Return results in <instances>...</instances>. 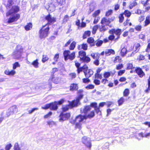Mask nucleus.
<instances>
[{"label":"nucleus","mask_w":150,"mask_h":150,"mask_svg":"<svg viewBox=\"0 0 150 150\" xmlns=\"http://www.w3.org/2000/svg\"><path fill=\"white\" fill-rule=\"evenodd\" d=\"M59 58V54L57 53L54 55L53 57V59L55 62H57L58 61Z\"/></svg>","instance_id":"53"},{"label":"nucleus","mask_w":150,"mask_h":150,"mask_svg":"<svg viewBox=\"0 0 150 150\" xmlns=\"http://www.w3.org/2000/svg\"><path fill=\"white\" fill-rule=\"evenodd\" d=\"M125 69L120 70L117 72V75L121 76L125 73Z\"/></svg>","instance_id":"55"},{"label":"nucleus","mask_w":150,"mask_h":150,"mask_svg":"<svg viewBox=\"0 0 150 150\" xmlns=\"http://www.w3.org/2000/svg\"><path fill=\"white\" fill-rule=\"evenodd\" d=\"M82 142L85 145V147L90 150L92 146L91 141L88 139L86 136L83 137L82 138Z\"/></svg>","instance_id":"13"},{"label":"nucleus","mask_w":150,"mask_h":150,"mask_svg":"<svg viewBox=\"0 0 150 150\" xmlns=\"http://www.w3.org/2000/svg\"><path fill=\"white\" fill-rule=\"evenodd\" d=\"M76 45V42L75 41L72 42L70 44L69 49V50H73L75 49Z\"/></svg>","instance_id":"37"},{"label":"nucleus","mask_w":150,"mask_h":150,"mask_svg":"<svg viewBox=\"0 0 150 150\" xmlns=\"http://www.w3.org/2000/svg\"><path fill=\"white\" fill-rule=\"evenodd\" d=\"M91 56L94 59H99L100 54L98 53H93L91 54Z\"/></svg>","instance_id":"29"},{"label":"nucleus","mask_w":150,"mask_h":150,"mask_svg":"<svg viewBox=\"0 0 150 150\" xmlns=\"http://www.w3.org/2000/svg\"><path fill=\"white\" fill-rule=\"evenodd\" d=\"M63 55L65 61H66L69 60L70 61H72L75 58L76 52L74 51L70 53L69 50H65L63 51Z\"/></svg>","instance_id":"7"},{"label":"nucleus","mask_w":150,"mask_h":150,"mask_svg":"<svg viewBox=\"0 0 150 150\" xmlns=\"http://www.w3.org/2000/svg\"><path fill=\"white\" fill-rule=\"evenodd\" d=\"M85 88L87 89H92L94 88V86L93 84H89L86 86Z\"/></svg>","instance_id":"58"},{"label":"nucleus","mask_w":150,"mask_h":150,"mask_svg":"<svg viewBox=\"0 0 150 150\" xmlns=\"http://www.w3.org/2000/svg\"><path fill=\"white\" fill-rule=\"evenodd\" d=\"M78 88L79 87L78 85L76 83H71L69 86V90L71 91H77Z\"/></svg>","instance_id":"18"},{"label":"nucleus","mask_w":150,"mask_h":150,"mask_svg":"<svg viewBox=\"0 0 150 150\" xmlns=\"http://www.w3.org/2000/svg\"><path fill=\"white\" fill-rule=\"evenodd\" d=\"M127 52L126 48L125 47H123L121 50L120 52L121 56L122 57H124L126 54Z\"/></svg>","instance_id":"31"},{"label":"nucleus","mask_w":150,"mask_h":150,"mask_svg":"<svg viewBox=\"0 0 150 150\" xmlns=\"http://www.w3.org/2000/svg\"><path fill=\"white\" fill-rule=\"evenodd\" d=\"M122 13L126 18H129L132 15L131 12L128 10H125Z\"/></svg>","instance_id":"26"},{"label":"nucleus","mask_w":150,"mask_h":150,"mask_svg":"<svg viewBox=\"0 0 150 150\" xmlns=\"http://www.w3.org/2000/svg\"><path fill=\"white\" fill-rule=\"evenodd\" d=\"M93 82L96 85H99L100 83V81L97 79L94 80Z\"/></svg>","instance_id":"60"},{"label":"nucleus","mask_w":150,"mask_h":150,"mask_svg":"<svg viewBox=\"0 0 150 150\" xmlns=\"http://www.w3.org/2000/svg\"><path fill=\"white\" fill-rule=\"evenodd\" d=\"M142 27L141 25H137L135 27L134 29L137 31H140L142 30Z\"/></svg>","instance_id":"52"},{"label":"nucleus","mask_w":150,"mask_h":150,"mask_svg":"<svg viewBox=\"0 0 150 150\" xmlns=\"http://www.w3.org/2000/svg\"><path fill=\"white\" fill-rule=\"evenodd\" d=\"M49 57L47 55L43 54L42 56V63H45L49 59Z\"/></svg>","instance_id":"40"},{"label":"nucleus","mask_w":150,"mask_h":150,"mask_svg":"<svg viewBox=\"0 0 150 150\" xmlns=\"http://www.w3.org/2000/svg\"><path fill=\"white\" fill-rule=\"evenodd\" d=\"M144 19V16H141L139 17L138 18V21L139 23H141L143 22Z\"/></svg>","instance_id":"56"},{"label":"nucleus","mask_w":150,"mask_h":150,"mask_svg":"<svg viewBox=\"0 0 150 150\" xmlns=\"http://www.w3.org/2000/svg\"><path fill=\"white\" fill-rule=\"evenodd\" d=\"M129 94V90L128 88H125L123 91V94L124 97H127L128 96Z\"/></svg>","instance_id":"30"},{"label":"nucleus","mask_w":150,"mask_h":150,"mask_svg":"<svg viewBox=\"0 0 150 150\" xmlns=\"http://www.w3.org/2000/svg\"><path fill=\"white\" fill-rule=\"evenodd\" d=\"M58 108L57 102L54 101L50 103V109L52 110H56Z\"/></svg>","instance_id":"16"},{"label":"nucleus","mask_w":150,"mask_h":150,"mask_svg":"<svg viewBox=\"0 0 150 150\" xmlns=\"http://www.w3.org/2000/svg\"><path fill=\"white\" fill-rule=\"evenodd\" d=\"M33 24L32 23L29 22L27 23L24 26L25 29L27 31L30 30L32 28Z\"/></svg>","instance_id":"27"},{"label":"nucleus","mask_w":150,"mask_h":150,"mask_svg":"<svg viewBox=\"0 0 150 150\" xmlns=\"http://www.w3.org/2000/svg\"><path fill=\"white\" fill-rule=\"evenodd\" d=\"M137 5V2L135 1H134L133 2H131L130 3L129 5V8L130 9H131L134 7L135 6Z\"/></svg>","instance_id":"48"},{"label":"nucleus","mask_w":150,"mask_h":150,"mask_svg":"<svg viewBox=\"0 0 150 150\" xmlns=\"http://www.w3.org/2000/svg\"><path fill=\"white\" fill-rule=\"evenodd\" d=\"M150 24V15L147 16L144 21V26L146 27Z\"/></svg>","instance_id":"22"},{"label":"nucleus","mask_w":150,"mask_h":150,"mask_svg":"<svg viewBox=\"0 0 150 150\" xmlns=\"http://www.w3.org/2000/svg\"><path fill=\"white\" fill-rule=\"evenodd\" d=\"M106 103V105L107 108H109L114 104L113 102L111 101H108Z\"/></svg>","instance_id":"57"},{"label":"nucleus","mask_w":150,"mask_h":150,"mask_svg":"<svg viewBox=\"0 0 150 150\" xmlns=\"http://www.w3.org/2000/svg\"><path fill=\"white\" fill-rule=\"evenodd\" d=\"M75 129H78L79 131L81 130L82 128V124L81 123L75 122Z\"/></svg>","instance_id":"28"},{"label":"nucleus","mask_w":150,"mask_h":150,"mask_svg":"<svg viewBox=\"0 0 150 150\" xmlns=\"http://www.w3.org/2000/svg\"><path fill=\"white\" fill-rule=\"evenodd\" d=\"M126 69L127 70L132 69H134L135 67H133L132 63H128L127 64Z\"/></svg>","instance_id":"39"},{"label":"nucleus","mask_w":150,"mask_h":150,"mask_svg":"<svg viewBox=\"0 0 150 150\" xmlns=\"http://www.w3.org/2000/svg\"><path fill=\"white\" fill-rule=\"evenodd\" d=\"M31 64L35 68H38L39 67V62H38V59H36L33 61L31 63Z\"/></svg>","instance_id":"33"},{"label":"nucleus","mask_w":150,"mask_h":150,"mask_svg":"<svg viewBox=\"0 0 150 150\" xmlns=\"http://www.w3.org/2000/svg\"><path fill=\"white\" fill-rule=\"evenodd\" d=\"M14 150H21L18 143H16L14 147Z\"/></svg>","instance_id":"64"},{"label":"nucleus","mask_w":150,"mask_h":150,"mask_svg":"<svg viewBox=\"0 0 150 150\" xmlns=\"http://www.w3.org/2000/svg\"><path fill=\"white\" fill-rule=\"evenodd\" d=\"M123 67L124 65L122 64L119 63L116 65L115 69L117 70H120L123 68Z\"/></svg>","instance_id":"42"},{"label":"nucleus","mask_w":150,"mask_h":150,"mask_svg":"<svg viewBox=\"0 0 150 150\" xmlns=\"http://www.w3.org/2000/svg\"><path fill=\"white\" fill-rule=\"evenodd\" d=\"M71 115L70 112L64 113L62 112L59 115V120L60 121H63L67 120L70 117Z\"/></svg>","instance_id":"14"},{"label":"nucleus","mask_w":150,"mask_h":150,"mask_svg":"<svg viewBox=\"0 0 150 150\" xmlns=\"http://www.w3.org/2000/svg\"><path fill=\"white\" fill-rule=\"evenodd\" d=\"M106 26L105 25H102L99 28V31L101 32H104L106 31L108 29V27H106Z\"/></svg>","instance_id":"32"},{"label":"nucleus","mask_w":150,"mask_h":150,"mask_svg":"<svg viewBox=\"0 0 150 150\" xmlns=\"http://www.w3.org/2000/svg\"><path fill=\"white\" fill-rule=\"evenodd\" d=\"M82 98V95H80L79 97H77L76 99L69 102V104L70 107V109L77 107L80 104V101Z\"/></svg>","instance_id":"10"},{"label":"nucleus","mask_w":150,"mask_h":150,"mask_svg":"<svg viewBox=\"0 0 150 150\" xmlns=\"http://www.w3.org/2000/svg\"><path fill=\"white\" fill-rule=\"evenodd\" d=\"M4 73L6 75L10 76H13L16 74V72L13 69L11 71H9V70L7 69L5 70L4 71Z\"/></svg>","instance_id":"23"},{"label":"nucleus","mask_w":150,"mask_h":150,"mask_svg":"<svg viewBox=\"0 0 150 150\" xmlns=\"http://www.w3.org/2000/svg\"><path fill=\"white\" fill-rule=\"evenodd\" d=\"M122 13H120L118 16L119 22L120 23H122L124 20V17Z\"/></svg>","instance_id":"35"},{"label":"nucleus","mask_w":150,"mask_h":150,"mask_svg":"<svg viewBox=\"0 0 150 150\" xmlns=\"http://www.w3.org/2000/svg\"><path fill=\"white\" fill-rule=\"evenodd\" d=\"M75 65L77 68L76 71L79 74L83 71L86 77H90L93 74V71L91 69H88L87 66L85 64L82 67H80L81 63L77 61H74Z\"/></svg>","instance_id":"4"},{"label":"nucleus","mask_w":150,"mask_h":150,"mask_svg":"<svg viewBox=\"0 0 150 150\" xmlns=\"http://www.w3.org/2000/svg\"><path fill=\"white\" fill-rule=\"evenodd\" d=\"M91 108L89 105L85 106L82 110H80V113L84 114V115L79 114L76 116L73 120V123L75 122L81 123L84 120L88 119H91L95 116V113L93 110L90 111Z\"/></svg>","instance_id":"1"},{"label":"nucleus","mask_w":150,"mask_h":150,"mask_svg":"<svg viewBox=\"0 0 150 150\" xmlns=\"http://www.w3.org/2000/svg\"><path fill=\"white\" fill-rule=\"evenodd\" d=\"M140 45L139 43H137L134 44V47H135V51L136 52H137L139 51L140 47Z\"/></svg>","instance_id":"44"},{"label":"nucleus","mask_w":150,"mask_h":150,"mask_svg":"<svg viewBox=\"0 0 150 150\" xmlns=\"http://www.w3.org/2000/svg\"><path fill=\"white\" fill-rule=\"evenodd\" d=\"M51 80L56 84H57L58 83V77L55 78L54 76V75L52 77Z\"/></svg>","instance_id":"50"},{"label":"nucleus","mask_w":150,"mask_h":150,"mask_svg":"<svg viewBox=\"0 0 150 150\" xmlns=\"http://www.w3.org/2000/svg\"><path fill=\"white\" fill-rule=\"evenodd\" d=\"M147 84L148 87L145 90V92L146 93H149L150 90V80L147 79Z\"/></svg>","instance_id":"47"},{"label":"nucleus","mask_w":150,"mask_h":150,"mask_svg":"<svg viewBox=\"0 0 150 150\" xmlns=\"http://www.w3.org/2000/svg\"><path fill=\"white\" fill-rule=\"evenodd\" d=\"M105 54L106 56H108L111 55H114L115 54V52L113 49H109L105 50Z\"/></svg>","instance_id":"21"},{"label":"nucleus","mask_w":150,"mask_h":150,"mask_svg":"<svg viewBox=\"0 0 150 150\" xmlns=\"http://www.w3.org/2000/svg\"><path fill=\"white\" fill-rule=\"evenodd\" d=\"M112 61L114 64H116L120 63L122 61V60L120 56L117 55L113 57V59L112 60Z\"/></svg>","instance_id":"17"},{"label":"nucleus","mask_w":150,"mask_h":150,"mask_svg":"<svg viewBox=\"0 0 150 150\" xmlns=\"http://www.w3.org/2000/svg\"><path fill=\"white\" fill-rule=\"evenodd\" d=\"M20 10V7L18 5H14L12 6L9 11L6 13V16H8L13 13L16 14L9 18L7 21L8 23H10L16 22L20 18V14L17 13Z\"/></svg>","instance_id":"2"},{"label":"nucleus","mask_w":150,"mask_h":150,"mask_svg":"<svg viewBox=\"0 0 150 150\" xmlns=\"http://www.w3.org/2000/svg\"><path fill=\"white\" fill-rule=\"evenodd\" d=\"M57 3L58 5L62 6L65 3V0H57Z\"/></svg>","instance_id":"49"},{"label":"nucleus","mask_w":150,"mask_h":150,"mask_svg":"<svg viewBox=\"0 0 150 150\" xmlns=\"http://www.w3.org/2000/svg\"><path fill=\"white\" fill-rule=\"evenodd\" d=\"M120 5L118 4H117L114 5V10L116 11L120 9Z\"/></svg>","instance_id":"62"},{"label":"nucleus","mask_w":150,"mask_h":150,"mask_svg":"<svg viewBox=\"0 0 150 150\" xmlns=\"http://www.w3.org/2000/svg\"><path fill=\"white\" fill-rule=\"evenodd\" d=\"M78 50H81L82 49L84 50H86L88 49V45L86 43H83L81 45H79L77 46Z\"/></svg>","instance_id":"19"},{"label":"nucleus","mask_w":150,"mask_h":150,"mask_svg":"<svg viewBox=\"0 0 150 150\" xmlns=\"http://www.w3.org/2000/svg\"><path fill=\"white\" fill-rule=\"evenodd\" d=\"M112 9H109L106 12L105 15L106 17H108L112 15Z\"/></svg>","instance_id":"45"},{"label":"nucleus","mask_w":150,"mask_h":150,"mask_svg":"<svg viewBox=\"0 0 150 150\" xmlns=\"http://www.w3.org/2000/svg\"><path fill=\"white\" fill-rule=\"evenodd\" d=\"M70 109V107L69 105V104L65 106H63L62 108V110L63 112H66L69 110Z\"/></svg>","instance_id":"36"},{"label":"nucleus","mask_w":150,"mask_h":150,"mask_svg":"<svg viewBox=\"0 0 150 150\" xmlns=\"http://www.w3.org/2000/svg\"><path fill=\"white\" fill-rule=\"evenodd\" d=\"M78 58H80V60L83 62L88 63L91 60L90 58L86 56V52L83 50H80L78 52Z\"/></svg>","instance_id":"8"},{"label":"nucleus","mask_w":150,"mask_h":150,"mask_svg":"<svg viewBox=\"0 0 150 150\" xmlns=\"http://www.w3.org/2000/svg\"><path fill=\"white\" fill-rule=\"evenodd\" d=\"M14 0H8V3L7 4V6L10 8V7L11 6L12 4L13 3V1Z\"/></svg>","instance_id":"59"},{"label":"nucleus","mask_w":150,"mask_h":150,"mask_svg":"<svg viewBox=\"0 0 150 150\" xmlns=\"http://www.w3.org/2000/svg\"><path fill=\"white\" fill-rule=\"evenodd\" d=\"M23 48H21L19 49H17L15 52V54H19L20 56H21V54L23 52Z\"/></svg>","instance_id":"41"},{"label":"nucleus","mask_w":150,"mask_h":150,"mask_svg":"<svg viewBox=\"0 0 150 150\" xmlns=\"http://www.w3.org/2000/svg\"><path fill=\"white\" fill-rule=\"evenodd\" d=\"M105 39V38H104L103 40H100L99 39H97L95 41V45H96L97 47H98L102 45L103 42L104 43H108V42H104V40H105L104 39Z\"/></svg>","instance_id":"24"},{"label":"nucleus","mask_w":150,"mask_h":150,"mask_svg":"<svg viewBox=\"0 0 150 150\" xmlns=\"http://www.w3.org/2000/svg\"><path fill=\"white\" fill-rule=\"evenodd\" d=\"M95 77L96 79H101L102 78V74L100 73H95Z\"/></svg>","instance_id":"51"},{"label":"nucleus","mask_w":150,"mask_h":150,"mask_svg":"<svg viewBox=\"0 0 150 150\" xmlns=\"http://www.w3.org/2000/svg\"><path fill=\"white\" fill-rule=\"evenodd\" d=\"M99 59H96L93 62V63L96 66H98L99 64Z\"/></svg>","instance_id":"61"},{"label":"nucleus","mask_w":150,"mask_h":150,"mask_svg":"<svg viewBox=\"0 0 150 150\" xmlns=\"http://www.w3.org/2000/svg\"><path fill=\"white\" fill-rule=\"evenodd\" d=\"M12 146L11 144H9L6 146L5 149V150H10Z\"/></svg>","instance_id":"63"},{"label":"nucleus","mask_w":150,"mask_h":150,"mask_svg":"<svg viewBox=\"0 0 150 150\" xmlns=\"http://www.w3.org/2000/svg\"><path fill=\"white\" fill-rule=\"evenodd\" d=\"M115 18L114 16H112L110 18H107L104 17L101 20L100 23L102 25H105L106 26H109L110 27H111V25H109L110 23L114 21Z\"/></svg>","instance_id":"9"},{"label":"nucleus","mask_w":150,"mask_h":150,"mask_svg":"<svg viewBox=\"0 0 150 150\" xmlns=\"http://www.w3.org/2000/svg\"><path fill=\"white\" fill-rule=\"evenodd\" d=\"M89 77H86L82 79V82L85 83H87L90 82V81L89 79Z\"/></svg>","instance_id":"54"},{"label":"nucleus","mask_w":150,"mask_h":150,"mask_svg":"<svg viewBox=\"0 0 150 150\" xmlns=\"http://www.w3.org/2000/svg\"><path fill=\"white\" fill-rule=\"evenodd\" d=\"M45 18L47 22L45 25L47 26H49L56 21V18L54 17H52L50 13L46 16L45 17Z\"/></svg>","instance_id":"11"},{"label":"nucleus","mask_w":150,"mask_h":150,"mask_svg":"<svg viewBox=\"0 0 150 150\" xmlns=\"http://www.w3.org/2000/svg\"><path fill=\"white\" fill-rule=\"evenodd\" d=\"M9 111L7 113V115L8 117L13 115L15 112H17L18 111L16 105L12 106L9 109Z\"/></svg>","instance_id":"15"},{"label":"nucleus","mask_w":150,"mask_h":150,"mask_svg":"<svg viewBox=\"0 0 150 150\" xmlns=\"http://www.w3.org/2000/svg\"><path fill=\"white\" fill-rule=\"evenodd\" d=\"M122 30L120 28H112L108 31L110 34L108 38H106L104 40L105 42H109L110 41L116 42L120 38L122 33Z\"/></svg>","instance_id":"3"},{"label":"nucleus","mask_w":150,"mask_h":150,"mask_svg":"<svg viewBox=\"0 0 150 150\" xmlns=\"http://www.w3.org/2000/svg\"><path fill=\"white\" fill-rule=\"evenodd\" d=\"M104 78L108 79L111 76V73L109 72H105L103 74Z\"/></svg>","instance_id":"43"},{"label":"nucleus","mask_w":150,"mask_h":150,"mask_svg":"<svg viewBox=\"0 0 150 150\" xmlns=\"http://www.w3.org/2000/svg\"><path fill=\"white\" fill-rule=\"evenodd\" d=\"M87 42L91 47L94 46L95 45V42L94 40L92 37L88 38L87 40Z\"/></svg>","instance_id":"20"},{"label":"nucleus","mask_w":150,"mask_h":150,"mask_svg":"<svg viewBox=\"0 0 150 150\" xmlns=\"http://www.w3.org/2000/svg\"><path fill=\"white\" fill-rule=\"evenodd\" d=\"M130 19L129 18H127L125 21L123 23V25L124 26H126L128 25L131 26L132 25V23L131 22H129Z\"/></svg>","instance_id":"34"},{"label":"nucleus","mask_w":150,"mask_h":150,"mask_svg":"<svg viewBox=\"0 0 150 150\" xmlns=\"http://www.w3.org/2000/svg\"><path fill=\"white\" fill-rule=\"evenodd\" d=\"M50 27L49 26L43 25L39 31V36L41 39H44L48 36L50 33Z\"/></svg>","instance_id":"5"},{"label":"nucleus","mask_w":150,"mask_h":150,"mask_svg":"<svg viewBox=\"0 0 150 150\" xmlns=\"http://www.w3.org/2000/svg\"><path fill=\"white\" fill-rule=\"evenodd\" d=\"M135 69L134 71L131 70L130 71V73H132L135 72L140 78H142L145 76V73L141 68L137 67L135 68Z\"/></svg>","instance_id":"12"},{"label":"nucleus","mask_w":150,"mask_h":150,"mask_svg":"<svg viewBox=\"0 0 150 150\" xmlns=\"http://www.w3.org/2000/svg\"><path fill=\"white\" fill-rule=\"evenodd\" d=\"M20 67V65L18 62H15L13 64V70L16 69L17 67Z\"/></svg>","instance_id":"46"},{"label":"nucleus","mask_w":150,"mask_h":150,"mask_svg":"<svg viewBox=\"0 0 150 150\" xmlns=\"http://www.w3.org/2000/svg\"><path fill=\"white\" fill-rule=\"evenodd\" d=\"M106 104L105 102H102L100 103L99 105L98 106L97 103L93 102L91 103L89 105L91 108L92 107L94 108L93 111L94 112H95L96 114L100 115H102V111L100 109V108L103 107Z\"/></svg>","instance_id":"6"},{"label":"nucleus","mask_w":150,"mask_h":150,"mask_svg":"<svg viewBox=\"0 0 150 150\" xmlns=\"http://www.w3.org/2000/svg\"><path fill=\"white\" fill-rule=\"evenodd\" d=\"M55 9L56 6L55 5L52 3H50L49 5L48 11L50 12H52L55 10Z\"/></svg>","instance_id":"25"},{"label":"nucleus","mask_w":150,"mask_h":150,"mask_svg":"<svg viewBox=\"0 0 150 150\" xmlns=\"http://www.w3.org/2000/svg\"><path fill=\"white\" fill-rule=\"evenodd\" d=\"M125 101V99L123 97H121L118 100L117 102L119 106H120L122 105Z\"/></svg>","instance_id":"38"}]
</instances>
